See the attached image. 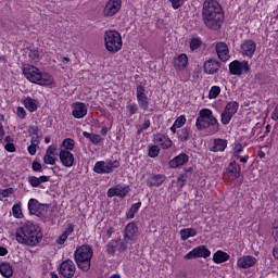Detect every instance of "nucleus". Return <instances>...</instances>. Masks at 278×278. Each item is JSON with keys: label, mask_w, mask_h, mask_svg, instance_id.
Wrapping results in <instances>:
<instances>
[{"label": "nucleus", "mask_w": 278, "mask_h": 278, "mask_svg": "<svg viewBox=\"0 0 278 278\" xmlns=\"http://www.w3.org/2000/svg\"><path fill=\"white\" fill-rule=\"evenodd\" d=\"M202 21L208 29L218 31L225 21L223 7L216 0H205L202 8Z\"/></svg>", "instance_id": "f257e3e1"}, {"label": "nucleus", "mask_w": 278, "mask_h": 278, "mask_svg": "<svg viewBox=\"0 0 278 278\" xmlns=\"http://www.w3.org/2000/svg\"><path fill=\"white\" fill-rule=\"evenodd\" d=\"M15 240L24 247H38L42 242V232L34 223L27 222L16 229Z\"/></svg>", "instance_id": "f03ea898"}, {"label": "nucleus", "mask_w": 278, "mask_h": 278, "mask_svg": "<svg viewBox=\"0 0 278 278\" xmlns=\"http://www.w3.org/2000/svg\"><path fill=\"white\" fill-rule=\"evenodd\" d=\"M23 75L31 84H37L38 86H51L53 84V77L47 73L40 72L36 66L26 64L22 68Z\"/></svg>", "instance_id": "7ed1b4c3"}, {"label": "nucleus", "mask_w": 278, "mask_h": 278, "mask_svg": "<svg viewBox=\"0 0 278 278\" xmlns=\"http://www.w3.org/2000/svg\"><path fill=\"white\" fill-rule=\"evenodd\" d=\"M92 255H94V251L90 244H83L75 250L74 260L76 266L83 270V273H88V270H90Z\"/></svg>", "instance_id": "20e7f679"}, {"label": "nucleus", "mask_w": 278, "mask_h": 278, "mask_svg": "<svg viewBox=\"0 0 278 278\" xmlns=\"http://www.w3.org/2000/svg\"><path fill=\"white\" fill-rule=\"evenodd\" d=\"M195 127L198 131H203V129H207L208 127H213V134H218V131H220V124L210 109L200 110Z\"/></svg>", "instance_id": "39448f33"}, {"label": "nucleus", "mask_w": 278, "mask_h": 278, "mask_svg": "<svg viewBox=\"0 0 278 278\" xmlns=\"http://www.w3.org/2000/svg\"><path fill=\"white\" fill-rule=\"evenodd\" d=\"M104 46L110 53H118L123 49V37L116 30H108L104 34Z\"/></svg>", "instance_id": "423d86ee"}, {"label": "nucleus", "mask_w": 278, "mask_h": 278, "mask_svg": "<svg viewBox=\"0 0 278 278\" xmlns=\"http://www.w3.org/2000/svg\"><path fill=\"white\" fill-rule=\"evenodd\" d=\"M121 162L118 161H98L93 166V173L97 175H110L114 173V168H119Z\"/></svg>", "instance_id": "0eeeda50"}, {"label": "nucleus", "mask_w": 278, "mask_h": 278, "mask_svg": "<svg viewBox=\"0 0 278 278\" xmlns=\"http://www.w3.org/2000/svg\"><path fill=\"white\" fill-rule=\"evenodd\" d=\"M239 108H240V104L237 101L228 102L220 114L222 125H229L233 116L238 114Z\"/></svg>", "instance_id": "6e6552de"}, {"label": "nucleus", "mask_w": 278, "mask_h": 278, "mask_svg": "<svg viewBox=\"0 0 278 278\" xmlns=\"http://www.w3.org/2000/svg\"><path fill=\"white\" fill-rule=\"evenodd\" d=\"M59 273L64 278H73L77 273V266L75 265V262H73V260L67 258L60 264Z\"/></svg>", "instance_id": "1a4fd4ad"}, {"label": "nucleus", "mask_w": 278, "mask_h": 278, "mask_svg": "<svg viewBox=\"0 0 278 278\" xmlns=\"http://www.w3.org/2000/svg\"><path fill=\"white\" fill-rule=\"evenodd\" d=\"M251 71V65H249V61H238L235 60L229 64V73L230 75H242V74H247Z\"/></svg>", "instance_id": "9d476101"}, {"label": "nucleus", "mask_w": 278, "mask_h": 278, "mask_svg": "<svg viewBox=\"0 0 278 278\" xmlns=\"http://www.w3.org/2000/svg\"><path fill=\"white\" fill-rule=\"evenodd\" d=\"M137 103L140 108V110H143V112H147L149 110V103H151V99L149 96H147V89L142 85L137 86Z\"/></svg>", "instance_id": "9b49d317"}, {"label": "nucleus", "mask_w": 278, "mask_h": 278, "mask_svg": "<svg viewBox=\"0 0 278 278\" xmlns=\"http://www.w3.org/2000/svg\"><path fill=\"white\" fill-rule=\"evenodd\" d=\"M131 191V188H129L128 185H116L115 187H112L108 190V197L109 199H112L113 197H118V199H125Z\"/></svg>", "instance_id": "f8f14e48"}, {"label": "nucleus", "mask_w": 278, "mask_h": 278, "mask_svg": "<svg viewBox=\"0 0 278 278\" xmlns=\"http://www.w3.org/2000/svg\"><path fill=\"white\" fill-rule=\"evenodd\" d=\"M212 255L210 249L205 248V245H199L191 250L189 253L185 255V260H197V257L207 258Z\"/></svg>", "instance_id": "ddd939ff"}, {"label": "nucleus", "mask_w": 278, "mask_h": 278, "mask_svg": "<svg viewBox=\"0 0 278 278\" xmlns=\"http://www.w3.org/2000/svg\"><path fill=\"white\" fill-rule=\"evenodd\" d=\"M257 51V43L251 39L244 40L240 46V53L244 58H253Z\"/></svg>", "instance_id": "4468645a"}, {"label": "nucleus", "mask_w": 278, "mask_h": 278, "mask_svg": "<svg viewBox=\"0 0 278 278\" xmlns=\"http://www.w3.org/2000/svg\"><path fill=\"white\" fill-rule=\"evenodd\" d=\"M138 238V225L135 222L127 224L124 230L125 242H136Z\"/></svg>", "instance_id": "2eb2a0df"}, {"label": "nucleus", "mask_w": 278, "mask_h": 278, "mask_svg": "<svg viewBox=\"0 0 278 278\" xmlns=\"http://www.w3.org/2000/svg\"><path fill=\"white\" fill-rule=\"evenodd\" d=\"M122 0H109L103 10L104 16H114L115 14H118L122 8Z\"/></svg>", "instance_id": "dca6fc26"}, {"label": "nucleus", "mask_w": 278, "mask_h": 278, "mask_svg": "<svg viewBox=\"0 0 278 278\" xmlns=\"http://www.w3.org/2000/svg\"><path fill=\"white\" fill-rule=\"evenodd\" d=\"M45 210H47V205L39 203L38 200L30 199L28 201L29 214H33L34 216H38L40 218L41 216H45V214L42 213L45 212Z\"/></svg>", "instance_id": "f3484780"}, {"label": "nucleus", "mask_w": 278, "mask_h": 278, "mask_svg": "<svg viewBox=\"0 0 278 278\" xmlns=\"http://www.w3.org/2000/svg\"><path fill=\"white\" fill-rule=\"evenodd\" d=\"M59 160L65 168H71L75 165V155L67 150H60Z\"/></svg>", "instance_id": "a211bd4d"}, {"label": "nucleus", "mask_w": 278, "mask_h": 278, "mask_svg": "<svg viewBox=\"0 0 278 278\" xmlns=\"http://www.w3.org/2000/svg\"><path fill=\"white\" fill-rule=\"evenodd\" d=\"M166 181V175L164 174H150L146 180L148 188H160L162 184Z\"/></svg>", "instance_id": "6ab92c4d"}, {"label": "nucleus", "mask_w": 278, "mask_h": 278, "mask_svg": "<svg viewBox=\"0 0 278 278\" xmlns=\"http://www.w3.org/2000/svg\"><path fill=\"white\" fill-rule=\"evenodd\" d=\"M72 109L74 118H84L88 114V106L84 102H74Z\"/></svg>", "instance_id": "aec40b11"}, {"label": "nucleus", "mask_w": 278, "mask_h": 278, "mask_svg": "<svg viewBox=\"0 0 278 278\" xmlns=\"http://www.w3.org/2000/svg\"><path fill=\"white\" fill-rule=\"evenodd\" d=\"M215 51L220 62H227V60H229V47L224 41H219L215 45Z\"/></svg>", "instance_id": "412c9836"}, {"label": "nucleus", "mask_w": 278, "mask_h": 278, "mask_svg": "<svg viewBox=\"0 0 278 278\" xmlns=\"http://www.w3.org/2000/svg\"><path fill=\"white\" fill-rule=\"evenodd\" d=\"M153 142L156 147H161V149H170V147H173V140H170L168 136L162 134L154 135Z\"/></svg>", "instance_id": "4be33fe9"}, {"label": "nucleus", "mask_w": 278, "mask_h": 278, "mask_svg": "<svg viewBox=\"0 0 278 278\" xmlns=\"http://www.w3.org/2000/svg\"><path fill=\"white\" fill-rule=\"evenodd\" d=\"M220 70V62L217 60L210 59L204 62L203 71L206 75H216Z\"/></svg>", "instance_id": "5701e85b"}, {"label": "nucleus", "mask_w": 278, "mask_h": 278, "mask_svg": "<svg viewBox=\"0 0 278 278\" xmlns=\"http://www.w3.org/2000/svg\"><path fill=\"white\" fill-rule=\"evenodd\" d=\"M255 264H257V258L251 255H243L237 261V266L244 269L252 268V266H255Z\"/></svg>", "instance_id": "b1692460"}, {"label": "nucleus", "mask_w": 278, "mask_h": 278, "mask_svg": "<svg viewBox=\"0 0 278 278\" xmlns=\"http://www.w3.org/2000/svg\"><path fill=\"white\" fill-rule=\"evenodd\" d=\"M226 175L229 179H238L241 175L240 165L236 161L230 162L226 169Z\"/></svg>", "instance_id": "393cba45"}, {"label": "nucleus", "mask_w": 278, "mask_h": 278, "mask_svg": "<svg viewBox=\"0 0 278 278\" xmlns=\"http://www.w3.org/2000/svg\"><path fill=\"white\" fill-rule=\"evenodd\" d=\"M190 157L186 153H180L174 159L169 161V168H179V166H185V164H188Z\"/></svg>", "instance_id": "a878e982"}, {"label": "nucleus", "mask_w": 278, "mask_h": 278, "mask_svg": "<svg viewBox=\"0 0 278 278\" xmlns=\"http://www.w3.org/2000/svg\"><path fill=\"white\" fill-rule=\"evenodd\" d=\"M227 139L217 138L213 141V147L210 149L213 153H218L225 151L227 149Z\"/></svg>", "instance_id": "bb28decb"}, {"label": "nucleus", "mask_w": 278, "mask_h": 278, "mask_svg": "<svg viewBox=\"0 0 278 278\" xmlns=\"http://www.w3.org/2000/svg\"><path fill=\"white\" fill-rule=\"evenodd\" d=\"M174 66L176 71H182V68H186V66H188V55L186 53L179 54L174 60Z\"/></svg>", "instance_id": "cd10ccee"}, {"label": "nucleus", "mask_w": 278, "mask_h": 278, "mask_svg": "<svg viewBox=\"0 0 278 278\" xmlns=\"http://www.w3.org/2000/svg\"><path fill=\"white\" fill-rule=\"evenodd\" d=\"M50 177L49 176H40V177H36V176H28L27 180L29 186H31V188H38L40 186V184H47V181H49Z\"/></svg>", "instance_id": "c85d7f7f"}, {"label": "nucleus", "mask_w": 278, "mask_h": 278, "mask_svg": "<svg viewBox=\"0 0 278 278\" xmlns=\"http://www.w3.org/2000/svg\"><path fill=\"white\" fill-rule=\"evenodd\" d=\"M178 140L180 142H188L192 138V128L185 127L177 131Z\"/></svg>", "instance_id": "c756f323"}, {"label": "nucleus", "mask_w": 278, "mask_h": 278, "mask_svg": "<svg viewBox=\"0 0 278 278\" xmlns=\"http://www.w3.org/2000/svg\"><path fill=\"white\" fill-rule=\"evenodd\" d=\"M229 257H231L227 252L217 251L213 255V262L215 264H223V262H228Z\"/></svg>", "instance_id": "7c9ffc66"}, {"label": "nucleus", "mask_w": 278, "mask_h": 278, "mask_svg": "<svg viewBox=\"0 0 278 278\" xmlns=\"http://www.w3.org/2000/svg\"><path fill=\"white\" fill-rule=\"evenodd\" d=\"M0 274L2 275V277H12V275H14V269H12V265H10V263L4 262L0 264Z\"/></svg>", "instance_id": "2f4dec72"}, {"label": "nucleus", "mask_w": 278, "mask_h": 278, "mask_svg": "<svg viewBox=\"0 0 278 278\" xmlns=\"http://www.w3.org/2000/svg\"><path fill=\"white\" fill-rule=\"evenodd\" d=\"M140 207H142V202H137V203L132 204L130 206L129 211L126 213V218L128 220L136 218V214H138Z\"/></svg>", "instance_id": "473e14b6"}, {"label": "nucleus", "mask_w": 278, "mask_h": 278, "mask_svg": "<svg viewBox=\"0 0 278 278\" xmlns=\"http://www.w3.org/2000/svg\"><path fill=\"white\" fill-rule=\"evenodd\" d=\"M197 236V229L194 228H185L180 230L181 240L186 241L188 238H194Z\"/></svg>", "instance_id": "72a5a7b5"}, {"label": "nucleus", "mask_w": 278, "mask_h": 278, "mask_svg": "<svg viewBox=\"0 0 278 278\" xmlns=\"http://www.w3.org/2000/svg\"><path fill=\"white\" fill-rule=\"evenodd\" d=\"M23 103H24V108H26L28 112H36V110H38V104H36V100L29 97H27Z\"/></svg>", "instance_id": "f704fd0d"}, {"label": "nucleus", "mask_w": 278, "mask_h": 278, "mask_svg": "<svg viewBox=\"0 0 278 278\" xmlns=\"http://www.w3.org/2000/svg\"><path fill=\"white\" fill-rule=\"evenodd\" d=\"M116 250H118V243L116 242V239H113L106 244V253L114 257V255H116Z\"/></svg>", "instance_id": "c9c22d12"}, {"label": "nucleus", "mask_w": 278, "mask_h": 278, "mask_svg": "<svg viewBox=\"0 0 278 278\" xmlns=\"http://www.w3.org/2000/svg\"><path fill=\"white\" fill-rule=\"evenodd\" d=\"M73 149H75V140L72 138L64 139L61 146V151H73Z\"/></svg>", "instance_id": "e433bc0d"}, {"label": "nucleus", "mask_w": 278, "mask_h": 278, "mask_svg": "<svg viewBox=\"0 0 278 278\" xmlns=\"http://www.w3.org/2000/svg\"><path fill=\"white\" fill-rule=\"evenodd\" d=\"M84 138H87L92 142V144H99L103 140V138L100 137V135L90 134L88 131L83 132Z\"/></svg>", "instance_id": "4c0bfd02"}, {"label": "nucleus", "mask_w": 278, "mask_h": 278, "mask_svg": "<svg viewBox=\"0 0 278 278\" xmlns=\"http://www.w3.org/2000/svg\"><path fill=\"white\" fill-rule=\"evenodd\" d=\"M148 155L149 157H157V155H160V146H149L148 147Z\"/></svg>", "instance_id": "58836bf2"}, {"label": "nucleus", "mask_w": 278, "mask_h": 278, "mask_svg": "<svg viewBox=\"0 0 278 278\" xmlns=\"http://www.w3.org/2000/svg\"><path fill=\"white\" fill-rule=\"evenodd\" d=\"M116 243H117V251H119V253H125V251H127V244H129V242L125 241V239H115Z\"/></svg>", "instance_id": "ea45409f"}, {"label": "nucleus", "mask_w": 278, "mask_h": 278, "mask_svg": "<svg viewBox=\"0 0 278 278\" xmlns=\"http://www.w3.org/2000/svg\"><path fill=\"white\" fill-rule=\"evenodd\" d=\"M12 214L14 218H23V211L21 210V204H14L12 206Z\"/></svg>", "instance_id": "a19ab883"}, {"label": "nucleus", "mask_w": 278, "mask_h": 278, "mask_svg": "<svg viewBox=\"0 0 278 278\" xmlns=\"http://www.w3.org/2000/svg\"><path fill=\"white\" fill-rule=\"evenodd\" d=\"M220 94V87L213 86L208 91V99H216Z\"/></svg>", "instance_id": "79ce46f5"}, {"label": "nucleus", "mask_w": 278, "mask_h": 278, "mask_svg": "<svg viewBox=\"0 0 278 278\" xmlns=\"http://www.w3.org/2000/svg\"><path fill=\"white\" fill-rule=\"evenodd\" d=\"M10 194H14V188H8L0 190V201H3V199H8Z\"/></svg>", "instance_id": "37998d69"}, {"label": "nucleus", "mask_w": 278, "mask_h": 278, "mask_svg": "<svg viewBox=\"0 0 278 278\" xmlns=\"http://www.w3.org/2000/svg\"><path fill=\"white\" fill-rule=\"evenodd\" d=\"M201 45H202L201 38H192L190 41L191 51H197V49H199Z\"/></svg>", "instance_id": "c03bdc74"}, {"label": "nucleus", "mask_w": 278, "mask_h": 278, "mask_svg": "<svg viewBox=\"0 0 278 278\" xmlns=\"http://www.w3.org/2000/svg\"><path fill=\"white\" fill-rule=\"evenodd\" d=\"M174 125L178 129L180 127H184V125H186V115H180L178 118H176V121L174 122Z\"/></svg>", "instance_id": "a18cd8bd"}, {"label": "nucleus", "mask_w": 278, "mask_h": 278, "mask_svg": "<svg viewBox=\"0 0 278 278\" xmlns=\"http://www.w3.org/2000/svg\"><path fill=\"white\" fill-rule=\"evenodd\" d=\"M126 108L130 116H134V114H138V104L136 103L127 104Z\"/></svg>", "instance_id": "49530a36"}, {"label": "nucleus", "mask_w": 278, "mask_h": 278, "mask_svg": "<svg viewBox=\"0 0 278 278\" xmlns=\"http://www.w3.org/2000/svg\"><path fill=\"white\" fill-rule=\"evenodd\" d=\"M56 161H58V160H56L55 157H53L52 155L46 154V155L43 156V162H45V164H49L50 166H54V164H55Z\"/></svg>", "instance_id": "de8ad7c7"}, {"label": "nucleus", "mask_w": 278, "mask_h": 278, "mask_svg": "<svg viewBox=\"0 0 278 278\" xmlns=\"http://www.w3.org/2000/svg\"><path fill=\"white\" fill-rule=\"evenodd\" d=\"M28 56L34 62H39L40 61V53L38 52V50H30Z\"/></svg>", "instance_id": "09e8293b"}, {"label": "nucleus", "mask_w": 278, "mask_h": 278, "mask_svg": "<svg viewBox=\"0 0 278 278\" xmlns=\"http://www.w3.org/2000/svg\"><path fill=\"white\" fill-rule=\"evenodd\" d=\"M31 169L34 170V173H42V164L37 161H33Z\"/></svg>", "instance_id": "8fccbe9b"}, {"label": "nucleus", "mask_w": 278, "mask_h": 278, "mask_svg": "<svg viewBox=\"0 0 278 278\" xmlns=\"http://www.w3.org/2000/svg\"><path fill=\"white\" fill-rule=\"evenodd\" d=\"M186 175H180L178 178H177V186L180 188H184V186H186Z\"/></svg>", "instance_id": "3c124183"}, {"label": "nucleus", "mask_w": 278, "mask_h": 278, "mask_svg": "<svg viewBox=\"0 0 278 278\" xmlns=\"http://www.w3.org/2000/svg\"><path fill=\"white\" fill-rule=\"evenodd\" d=\"M16 114H17L18 118H22V119H23V118H26V116H27V111H25L24 108L18 106L17 110H16Z\"/></svg>", "instance_id": "603ef678"}, {"label": "nucleus", "mask_w": 278, "mask_h": 278, "mask_svg": "<svg viewBox=\"0 0 278 278\" xmlns=\"http://www.w3.org/2000/svg\"><path fill=\"white\" fill-rule=\"evenodd\" d=\"M75 231V225L73 224H67L65 231L63 232L67 238Z\"/></svg>", "instance_id": "864d4df0"}, {"label": "nucleus", "mask_w": 278, "mask_h": 278, "mask_svg": "<svg viewBox=\"0 0 278 278\" xmlns=\"http://www.w3.org/2000/svg\"><path fill=\"white\" fill-rule=\"evenodd\" d=\"M172 2V8H174V10H179L180 5H184V0H168Z\"/></svg>", "instance_id": "5fc2aeb1"}, {"label": "nucleus", "mask_w": 278, "mask_h": 278, "mask_svg": "<svg viewBox=\"0 0 278 278\" xmlns=\"http://www.w3.org/2000/svg\"><path fill=\"white\" fill-rule=\"evenodd\" d=\"M66 240H68V237L63 232L56 239V244H61L62 245V244H64V242H66Z\"/></svg>", "instance_id": "6e6d98bb"}, {"label": "nucleus", "mask_w": 278, "mask_h": 278, "mask_svg": "<svg viewBox=\"0 0 278 278\" xmlns=\"http://www.w3.org/2000/svg\"><path fill=\"white\" fill-rule=\"evenodd\" d=\"M151 127V121L144 119L142 125L140 126L141 131H147Z\"/></svg>", "instance_id": "4d7b16f0"}, {"label": "nucleus", "mask_w": 278, "mask_h": 278, "mask_svg": "<svg viewBox=\"0 0 278 278\" xmlns=\"http://www.w3.org/2000/svg\"><path fill=\"white\" fill-rule=\"evenodd\" d=\"M56 147L55 146H49L47 151H46V155H55V151H56Z\"/></svg>", "instance_id": "13d9d810"}, {"label": "nucleus", "mask_w": 278, "mask_h": 278, "mask_svg": "<svg viewBox=\"0 0 278 278\" xmlns=\"http://www.w3.org/2000/svg\"><path fill=\"white\" fill-rule=\"evenodd\" d=\"M4 149L9 153H14V151H16V148L14 147V143H5Z\"/></svg>", "instance_id": "bf43d9fd"}, {"label": "nucleus", "mask_w": 278, "mask_h": 278, "mask_svg": "<svg viewBox=\"0 0 278 278\" xmlns=\"http://www.w3.org/2000/svg\"><path fill=\"white\" fill-rule=\"evenodd\" d=\"M37 149H38V146H35L34 143H30V146L28 147L29 155H34L36 153Z\"/></svg>", "instance_id": "052dcab7"}, {"label": "nucleus", "mask_w": 278, "mask_h": 278, "mask_svg": "<svg viewBox=\"0 0 278 278\" xmlns=\"http://www.w3.org/2000/svg\"><path fill=\"white\" fill-rule=\"evenodd\" d=\"M28 134H31L33 136H38V127L37 126H30L28 129Z\"/></svg>", "instance_id": "680f3d73"}, {"label": "nucleus", "mask_w": 278, "mask_h": 278, "mask_svg": "<svg viewBox=\"0 0 278 278\" xmlns=\"http://www.w3.org/2000/svg\"><path fill=\"white\" fill-rule=\"evenodd\" d=\"M4 137H5V129H3V124H0V142H3Z\"/></svg>", "instance_id": "e2e57ef3"}, {"label": "nucleus", "mask_w": 278, "mask_h": 278, "mask_svg": "<svg viewBox=\"0 0 278 278\" xmlns=\"http://www.w3.org/2000/svg\"><path fill=\"white\" fill-rule=\"evenodd\" d=\"M30 144H34L35 147H38V144H40V139L38 138V136L31 138Z\"/></svg>", "instance_id": "0e129e2a"}, {"label": "nucleus", "mask_w": 278, "mask_h": 278, "mask_svg": "<svg viewBox=\"0 0 278 278\" xmlns=\"http://www.w3.org/2000/svg\"><path fill=\"white\" fill-rule=\"evenodd\" d=\"M4 142H5V144H12V143H14V139H12V137H10V136H7L4 138Z\"/></svg>", "instance_id": "69168bd1"}, {"label": "nucleus", "mask_w": 278, "mask_h": 278, "mask_svg": "<svg viewBox=\"0 0 278 278\" xmlns=\"http://www.w3.org/2000/svg\"><path fill=\"white\" fill-rule=\"evenodd\" d=\"M8 253V249L0 247V256L3 257Z\"/></svg>", "instance_id": "338daca9"}, {"label": "nucleus", "mask_w": 278, "mask_h": 278, "mask_svg": "<svg viewBox=\"0 0 278 278\" xmlns=\"http://www.w3.org/2000/svg\"><path fill=\"white\" fill-rule=\"evenodd\" d=\"M273 255H274L275 260H278V248H274Z\"/></svg>", "instance_id": "774afa93"}]
</instances>
